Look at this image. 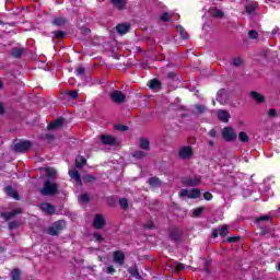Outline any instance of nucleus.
I'll return each mask as SVG.
<instances>
[{
    "label": "nucleus",
    "mask_w": 280,
    "mask_h": 280,
    "mask_svg": "<svg viewBox=\"0 0 280 280\" xmlns=\"http://www.w3.org/2000/svg\"><path fill=\"white\" fill-rule=\"evenodd\" d=\"M67 23V20L65 18H56L52 21V25H56L57 27H62Z\"/></svg>",
    "instance_id": "nucleus-26"
},
{
    "label": "nucleus",
    "mask_w": 280,
    "mask_h": 280,
    "mask_svg": "<svg viewBox=\"0 0 280 280\" xmlns=\"http://www.w3.org/2000/svg\"><path fill=\"white\" fill-rule=\"evenodd\" d=\"M119 205H120L121 209H124L125 211L128 210V207H129L128 199H126V198L119 199Z\"/></svg>",
    "instance_id": "nucleus-36"
},
{
    "label": "nucleus",
    "mask_w": 280,
    "mask_h": 280,
    "mask_svg": "<svg viewBox=\"0 0 280 280\" xmlns=\"http://www.w3.org/2000/svg\"><path fill=\"white\" fill-rule=\"evenodd\" d=\"M112 3L117 10L126 9V0H112Z\"/></svg>",
    "instance_id": "nucleus-21"
},
{
    "label": "nucleus",
    "mask_w": 280,
    "mask_h": 280,
    "mask_svg": "<svg viewBox=\"0 0 280 280\" xmlns=\"http://www.w3.org/2000/svg\"><path fill=\"white\" fill-rule=\"evenodd\" d=\"M116 32H118V34H128L130 32V25L128 24H118L116 26Z\"/></svg>",
    "instance_id": "nucleus-18"
},
{
    "label": "nucleus",
    "mask_w": 280,
    "mask_h": 280,
    "mask_svg": "<svg viewBox=\"0 0 280 280\" xmlns=\"http://www.w3.org/2000/svg\"><path fill=\"white\" fill-rule=\"evenodd\" d=\"M264 220L268 221V220H270V217H268V215L259 217L257 219V222H264Z\"/></svg>",
    "instance_id": "nucleus-55"
},
{
    "label": "nucleus",
    "mask_w": 280,
    "mask_h": 280,
    "mask_svg": "<svg viewBox=\"0 0 280 280\" xmlns=\"http://www.w3.org/2000/svg\"><path fill=\"white\" fill-rule=\"evenodd\" d=\"M229 242H235V238H229Z\"/></svg>",
    "instance_id": "nucleus-61"
},
{
    "label": "nucleus",
    "mask_w": 280,
    "mask_h": 280,
    "mask_svg": "<svg viewBox=\"0 0 280 280\" xmlns=\"http://www.w3.org/2000/svg\"><path fill=\"white\" fill-rule=\"evenodd\" d=\"M23 48H13L12 56H14V58H21V56H23Z\"/></svg>",
    "instance_id": "nucleus-31"
},
{
    "label": "nucleus",
    "mask_w": 280,
    "mask_h": 280,
    "mask_svg": "<svg viewBox=\"0 0 280 280\" xmlns=\"http://www.w3.org/2000/svg\"><path fill=\"white\" fill-rule=\"evenodd\" d=\"M209 14L210 16H215L217 19H222V16H224V13L217 8L210 9Z\"/></svg>",
    "instance_id": "nucleus-23"
},
{
    "label": "nucleus",
    "mask_w": 280,
    "mask_h": 280,
    "mask_svg": "<svg viewBox=\"0 0 280 280\" xmlns=\"http://www.w3.org/2000/svg\"><path fill=\"white\" fill-rule=\"evenodd\" d=\"M52 225L55 226V229H58L59 232L62 231V229H65V226H67L65 221H57Z\"/></svg>",
    "instance_id": "nucleus-34"
},
{
    "label": "nucleus",
    "mask_w": 280,
    "mask_h": 280,
    "mask_svg": "<svg viewBox=\"0 0 280 280\" xmlns=\"http://www.w3.org/2000/svg\"><path fill=\"white\" fill-rule=\"evenodd\" d=\"M18 226H20L19 222L16 221H12L9 223V229H18Z\"/></svg>",
    "instance_id": "nucleus-46"
},
{
    "label": "nucleus",
    "mask_w": 280,
    "mask_h": 280,
    "mask_svg": "<svg viewBox=\"0 0 280 280\" xmlns=\"http://www.w3.org/2000/svg\"><path fill=\"white\" fill-rule=\"evenodd\" d=\"M150 89H159L161 86V82L156 79H152L149 84Z\"/></svg>",
    "instance_id": "nucleus-35"
},
{
    "label": "nucleus",
    "mask_w": 280,
    "mask_h": 280,
    "mask_svg": "<svg viewBox=\"0 0 280 280\" xmlns=\"http://www.w3.org/2000/svg\"><path fill=\"white\" fill-rule=\"evenodd\" d=\"M20 213H23V211L21 210V208H18L11 212H2L1 218H3L8 222V220H12V218H16V215H19Z\"/></svg>",
    "instance_id": "nucleus-10"
},
{
    "label": "nucleus",
    "mask_w": 280,
    "mask_h": 280,
    "mask_svg": "<svg viewBox=\"0 0 280 280\" xmlns=\"http://www.w3.org/2000/svg\"><path fill=\"white\" fill-rule=\"evenodd\" d=\"M46 139H54V136L46 135Z\"/></svg>",
    "instance_id": "nucleus-59"
},
{
    "label": "nucleus",
    "mask_w": 280,
    "mask_h": 280,
    "mask_svg": "<svg viewBox=\"0 0 280 280\" xmlns=\"http://www.w3.org/2000/svg\"><path fill=\"white\" fill-rule=\"evenodd\" d=\"M154 228V225H148V229H153Z\"/></svg>",
    "instance_id": "nucleus-62"
},
{
    "label": "nucleus",
    "mask_w": 280,
    "mask_h": 280,
    "mask_svg": "<svg viewBox=\"0 0 280 280\" xmlns=\"http://www.w3.org/2000/svg\"><path fill=\"white\" fill-rule=\"evenodd\" d=\"M222 137L225 141H235L237 139V133L231 127H225L222 130Z\"/></svg>",
    "instance_id": "nucleus-3"
},
{
    "label": "nucleus",
    "mask_w": 280,
    "mask_h": 280,
    "mask_svg": "<svg viewBox=\"0 0 280 280\" xmlns=\"http://www.w3.org/2000/svg\"><path fill=\"white\" fill-rule=\"evenodd\" d=\"M170 19H172V15H170V13H164L161 16V21H170Z\"/></svg>",
    "instance_id": "nucleus-48"
},
{
    "label": "nucleus",
    "mask_w": 280,
    "mask_h": 280,
    "mask_svg": "<svg viewBox=\"0 0 280 280\" xmlns=\"http://www.w3.org/2000/svg\"><path fill=\"white\" fill-rule=\"evenodd\" d=\"M129 272L130 275H132V277H135L136 279H139V271H137V269H130Z\"/></svg>",
    "instance_id": "nucleus-49"
},
{
    "label": "nucleus",
    "mask_w": 280,
    "mask_h": 280,
    "mask_svg": "<svg viewBox=\"0 0 280 280\" xmlns=\"http://www.w3.org/2000/svg\"><path fill=\"white\" fill-rule=\"evenodd\" d=\"M250 97L254 100V102H257V104H264V102H266V96L255 91L250 92Z\"/></svg>",
    "instance_id": "nucleus-14"
},
{
    "label": "nucleus",
    "mask_w": 280,
    "mask_h": 280,
    "mask_svg": "<svg viewBox=\"0 0 280 280\" xmlns=\"http://www.w3.org/2000/svg\"><path fill=\"white\" fill-rule=\"evenodd\" d=\"M197 113H205L206 107L203 105H195Z\"/></svg>",
    "instance_id": "nucleus-44"
},
{
    "label": "nucleus",
    "mask_w": 280,
    "mask_h": 280,
    "mask_svg": "<svg viewBox=\"0 0 280 280\" xmlns=\"http://www.w3.org/2000/svg\"><path fill=\"white\" fill-rule=\"evenodd\" d=\"M148 183L151 187H161V179L158 177H151Z\"/></svg>",
    "instance_id": "nucleus-27"
},
{
    "label": "nucleus",
    "mask_w": 280,
    "mask_h": 280,
    "mask_svg": "<svg viewBox=\"0 0 280 280\" xmlns=\"http://www.w3.org/2000/svg\"><path fill=\"white\" fill-rule=\"evenodd\" d=\"M203 198L205 200H211L213 198V195H211V192H205Z\"/></svg>",
    "instance_id": "nucleus-52"
},
{
    "label": "nucleus",
    "mask_w": 280,
    "mask_h": 280,
    "mask_svg": "<svg viewBox=\"0 0 280 280\" xmlns=\"http://www.w3.org/2000/svg\"><path fill=\"white\" fill-rule=\"evenodd\" d=\"M139 148L144 150V152H150V140L148 138H140Z\"/></svg>",
    "instance_id": "nucleus-16"
},
{
    "label": "nucleus",
    "mask_w": 280,
    "mask_h": 280,
    "mask_svg": "<svg viewBox=\"0 0 280 280\" xmlns=\"http://www.w3.org/2000/svg\"><path fill=\"white\" fill-rule=\"evenodd\" d=\"M45 174L48 178H56L58 173L56 172L55 168L48 167V168H45Z\"/></svg>",
    "instance_id": "nucleus-25"
},
{
    "label": "nucleus",
    "mask_w": 280,
    "mask_h": 280,
    "mask_svg": "<svg viewBox=\"0 0 280 280\" xmlns=\"http://www.w3.org/2000/svg\"><path fill=\"white\" fill-rule=\"evenodd\" d=\"M224 237V235H229V226L223 225L219 229L213 230L212 236L218 237V236Z\"/></svg>",
    "instance_id": "nucleus-11"
},
{
    "label": "nucleus",
    "mask_w": 280,
    "mask_h": 280,
    "mask_svg": "<svg viewBox=\"0 0 280 280\" xmlns=\"http://www.w3.org/2000/svg\"><path fill=\"white\" fill-rule=\"evenodd\" d=\"M279 28H275V30H272V32H271V34H277V31H278Z\"/></svg>",
    "instance_id": "nucleus-60"
},
{
    "label": "nucleus",
    "mask_w": 280,
    "mask_h": 280,
    "mask_svg": "<svg viewBox=\"0 0 280 280\" xmlns=\"http://www.w3.org/2000/svg\"><path fill=\"white\" fill-rule=\"evenodd\" d=\"M85 163H86V159H84L83 156H78L77 159H75V166L77 167H83L84 165H85Z\"/></svg>",
    "instance_id": "nucleus-29"
},
{
    "label": "nucleus",
    "mask_w": 280,
    "mask_h": 280,
    "mask_svg": "<svg viewBox=\"0 0 280 280\" xmlns=\"http://www.w3.org/2000/svg\"><path fill=\"white\" fill-rule=\"evenodd\" d=\"M81 202H89V195L88 194H82L80 196Z\"/></svg>",
    "instance_id": "nucleus-45"
},
{
    "label": "nucleus",
    "mask_w": 280,
    "mask_h": 280,
    "mask_svg": "<svg viewBox=\"0 0 280 280\" xmlns=\"http://www.w3.org/2000/svg\"><path fill=\"white\" fill-rule=\"evenodd\" d=\"M55 38H65V32L62 31H55L52 32Z\"/></svg>",
    "instance_id": "nucleus-39"
},
{
    "label": "nucleus",
    "mask_w": 280,
    "mask_h": 280,
    "mask_svg": "<svg viewBox=\"0 0 280 280\" xmlns=\"http://www.w3.org/2000/svg\"><path fill=\"white\" fill-rule=\"evenodd\" d=\"M77 75H84V68L79 67V68L77 69Z\"/></svg>",
    "instance_id": "nucleus-54"
},
{
    "label": "nucleus",
    "mask_w": 280,
    "mask_h": 280,
    "mask_svg": "<svg viewBox=\"0 0 280 280\" xmlns=\"http://www.w3.org/2000/svg\"><path fill=\"white\" fill-rule=\"evenodd\" d=\"M232 65H233L234 67H240V66H242V59H241V58H235V59H233Z\"/></svg>",
    "instance_id": "nucleus-41"
},
{
    "label": "nucleus",
    "mask_w": 280,
    "mask_h": 280,
    "mask_svg": "<svg viewBox=\"0 0 280 280\" xmlns=\"http://www.w3.org/2000/svg\"><path fill=\"white\" fill-rule=\"evenodd\" d=\"M183 183L186 187H196L200 185V177H187L183 179Z\"/></svg>",
    "instance_id": "nucleus-9"
},
{
    "label": "nucleus",
    "mask_w": 280,
    "mask_h": 280,
    "mask_svg": "<svg viewBox=\"0 0 280 280\" xmlns=\"http://www.w3.org/2000/svg\"><path fill=\"white\" fill-rule=\"evenodd\" d=\"M202 211H205V207L196 208L192 211V218H200V215H202Z\"/></svg>",
    "instance_id": "nucleus-30"
},
{
    "label": "nucleus",
    "mask_w": 280,
    "mask_h": 280,
    "mask_svg": "<svg viewBox=\"0 0 280 280\" xmlns=\"http://www.w3.org/2000/svg\"><path fill=\"white\" fill-rule=\"evenodd\" d=\"M68 95L71 100H78V91L68 92Z\"/></svg>",
    "instance_id": "nucleus-42"
},
{
    "label": "nucleus",
    "mask_w": 280,
    "mask_h": 280,
    "mask_svg": "<svg viewBox=\"0 0 280 280\" xmlns=\"http://www.w3.org/2000/svg\"><path fill=\"white\" fill-rule=\"evenodd\" d=\"M12 280H21V271L19 269H14L11 272Z\"/></svg>",
    "instance_id": "nucleus-33"
},
{
    "label": "nucleus",
    "mask_w": 280,
    "mask_h": 280,
    "mask_svg": "<svg viewBox=\"0 0 280 280\" xmlns=\"http://www.w3.org/2000/svg\"><path fill=\"white\" fill-rule=\"evenodd\" d=\"M115 130H120V132H126V130H128V127L125 125H115Z\"/></svg>",
    "instance_id": "nucleus-40"
},
{
    "label": "nucleus",
    "mask_w": 280,
    "mask_h": 280,
    "mask_svg": "<svg viewBox=\"0 0 280 280\" xmlns=\"http://www.w3.org/2000/svg\"><path fill=\"white\" fill-rule=\"evenodd\" d=\"M110 98L115 104H122V102H126V94L121 91H114L110 93Z\"/></svg>",
    "instance_id": "nucleus-6"
},
{
    "label": "nucleus",
    "mask_w": 280,
    "mask_h": 280,
    "mask_svg": "<svg viewBox=\"0 0 280 280\" xmlns=\"http://www.w3.org/2000/svg\"><path fill=\"white\" fill-rule=\"evenodd\" d=\"M83 178H84V180H86L88 183H91V182L95 180V177H93V176H91V175H86V176H84Z\"/></svg>",
    "instance_id": "nucleus-53"
},
{
    "label": "nucleus",
    "mask_w": 280,
    "mask_h": 280,
    "mask_svg": "<svg viewBox=\"0 0 280 280\" xmlns=\"http://www.w3.org/2000/svg\"><path fill=\"white\" fill-rule=\"evenodd\" d=\"M40 209L44 213H47L48 215H51L54 213H56V208L51 205V203H42Z\"/></svg>",
    "instance_id": "nucleus-12"
},
{
    "label": "nucleus",
    "mask_w": 280,
    "mask_h": 280,
    "mask_svg": "<svg viewBox=\"0 0 280 280\" xmlns=\"http://www.w3.org/2000/svg\"><path fill=\"white\" fill-rule=\"evenodd\" d=\"M58 189H60V186L58 184L51 182V180H46L44 183V187L40 190L42 196H56L58 194Z\"/></svg>",
    "instance_id": "nucleus-1"
},
{
    "label": "nucleus",
    "mask_w": 280,
    "mask_h": 280,
    "mask_svg": "<svg viewBox=\"0 0 280 280\" xmlns=\"http://www.w3.org/2000/svg\"><path fill=\"white\" fill-rule=\"evenodd\" d=\"M183 270H185V265L182 262H176L175 264V272H177V275H178V273L183 272Z\"/></svg>",
    "instance_id": "nucleus-37"
},
{
    "label": "nucleus",
    "mask_w": 280,
    "mask_h": 280,
    "mask_svg": "<svg viewBox=\"0 0 280 280\" xmlns=\"http://www.w3.org/2000/svg\"><path fill=\"white\" fill-rule=\"evenodd\" d=\"M177 32H179L182 38H184L185 40L189 38V35L187 34V32H185V28H183V26H177Z\"/></svg>",
    "instance_id": "nucleus-32"
},
{
    "label": "nucleus",
    "mask_w": 280,
    "mask_h": 280,
    "mask_svg": "<svg viewBox=\"0 0 280 280\" xmlns=\"http://www.w3.org/2000/svg\"><path fill=\"white\" fill-rule=\"evenodd\" d=\"M278 270H280V262L278 264Z\"/></svg>",
    "instance_id": "nucleus-64"
},
{
    "label": "nucleus",
    "mask_w": 280,
    "mask_h": 280,
    "mask_svg": "<svg viewBox=\"0 0 280 280\" xmlns=\"http://www.w3.org/2000/svg\"><path fill=\"white\" fill-rule=\"evenodd\" d=\"M238 139L240 141H242V143H248V141H250V138L248 137V135L244 131H241L238 133Z\"/></svg>",
    "instance_id": "nucleus-28"
},
{
    "label": "nucleus",
    "mask_w": 280,
    "mask_h": 280,
    "mask_svg": "<svg viewBox=\"0 0 280 280\" xmlns=\"http://www.w3.org/2000/svg\"><path fill=\"white\" fill-rule=\"evenodd\" d=\"M217 116L220 121H223V124L229 122V119H231V113L224 109L217 110Z\"/></svg>",
    "instance_id": "nucleus-8"
},
{
    "label": "nucleus",
    "mask_w": 280,
    "mask_h": 280,
    "mask_svg": "<svg viewBox=\"0 0 280 280\" xmlns=\"http://www.w3.org/2000/svg\"><path fill=\"white\" fill-rule=\"evenodd\" d=\"M48 235H58L60 232L55 225L50 226L47 231Z\"/></svg>",
    "instance_id": "nucleus-38"
},
{
    "label": "nucleus",
    "mask_w": 280,
    "mask_h": 280,
    "mask_svg": "<svg viewBox=\"0 0 280 280\" xmlns=\"http://www.w3.org/2000/svg\"><path fill=\"white\" fill-rule=\"evenodd\" d=\"M268 115H269V117H277V110L269 109Z\"/></svg>",
    "instance_id": "nucleus-56"
},
{
    "label": "nucleus",
    "mask_w": 280,
    "mask_h": 280,
    "mask_svg": "<svg viewBox=\"0 0 280 280\" xmlns=\"http://www.w3.org/2000/svg\"><path fill=\"white\" fill-rule=\"evenodd\" d=\"M62 124H65V119L58 118L57 120L48 125V130H58V128H62Z\"/></svg>",
    "instance_id": "nucleus-15"
},
{
    "label": "nucleus",
    "mask_w": 280,
    "mask_h": 280,
    "mask_svg": "<svg viewBox=\"0 0 280 280\" xmlns=\"http://www.w3.org/2000/svg\"><path fill=\"white\" fill-rule=\"evenodd\" d=\"M69 176L70 178L75 180L78 185H82V179L80 178V172H78L77 170L69 171Z\"/></svg>",
    "instance_id": "nucleus-19"
},
{
    "label": "nucleus",
    "mask_w": 280,
    "mask_h": 280,
    "mask_svg": "<svg viewBox=\"0 0 280 280\" xmlns=\"http://www.w3.org/2000/svg\"><path fill=\"white\" fill-rule=\"evenodd\" d=\"M0 115H3V105L0 103Z\"/></svg>",
    "instance_id": "nucleus-58"
},
{
    "label": "nucleus",
    "mask_w": 280,
    "mask_h": 280,
    "mask_svg": "<svg viewBox=\"0 0 280 280\" xmlns=\"http://www.w3.org/2000/svg\"><path fill=\"white\" fill-rule=\"evenodd\" d=\"M222 95H224V90H220L217 94L218 102H222Z\"/></svg>",
    "instance_id": "nucleus-50"
},
{
    "label": "nucleus",
    "mask_w": 280,
    "mask_h": 280,
    "mask_svg": "<svg viewBox=\"0 0 280 280\" xmlns=\"http://www.w3.org/2000/svg\"><path fill=\"white\" fill-rule=\"evenodd\" d=\"M126 259V255H124V252H115L114 253V261L115 264H118V266H124V261Z\"/></svg>",
    "instance_id": "nucleus-13"
},
{
    "label": "nucleus",
    "mask_w": 280,
    "mask_h": 280,
    "mask_svg": "<svg viewBox=\"0 0 280 280\" xmlns=\"http://www.w3.org/2000/svg\"><path fill=\"white\" fill-rule=\"evenodd\" d=\"M248 36L249 38H257V36H259V33H257V31H249Z\"/></svg>",
    "instance_id": "nucleus-43"
},
{
    "label": "nucleus",
    "mask_w": 280,
    "mask_h": 280,
    "mask_svg": "<svg viewBox=\"0 0 280 280\" xmlns=\"http://www.w3.org/2000/svg\"><path fill=\"white\" fill-rule=\"evenodd\" d=\"M178 155L184 161H187L191 156H194V150L191 149V147H182V148H179Z\"/></svg>",
    "instance_id": "nucleus-4"
},
{
    "label": "nucleus",
    "mask_w": 280,
    "mask_h": 280,
    "mask_svg": "<svg viewBox=\"0 0 280 280\" xmlns=\"http://www.w3.org/2000/svg\"><path fill=\"white\" fill-rule=\"evenodd\" d=\"M209 136L210 137H218V133L215 132L214 129H211L210 132H209Z\"/></svg>",
    "instance_id": "nucleus-57"
},
{
    "label": "nucleus",
    "mask_w": 280,
    "mask_h": 280,
    "mask_svg": "<svg viewBox=\"0 0 280 280\" xmlns=\"http://www.w3.org/2000/svg\"><path fill=\"white\" fill-rule=\"evenodd\" d=\"M179 196L182 198H191V199H196L200 197V190L197 188H192V189H182L179 192Z\"/></svg>",
    "instance_id": "nucleus-2"
},
{
    "label": "nucleus",
    "mask_w": 280,
    "mask_h": 280,
    "mask_svg": "<svg viewBox=\"0 0 280 280\" xmlns=\"http://www.w3.org/2000/svg\"><path fill=\"white\" fill-rule=\"evenodd\" d=\"M106 272H107V275H114V272H115V267L108 266V267L106 268Z\"/></svg>",
    "instance_id": "nucleus-51"
},
{
    "label": "nucleus",
    "mask_w": 280,
    "mask_h": 280,
    "mask_svg": "<svg viewBox=\"0 0 280 280\" xmlns=\"http://www.w3.org/2000/svg\"><path fill=\"white\" fill-rule=\"evenodd\" d=\"M94 238L96 240V242H104V237H102V234L100 233H94Z\"/></svg>",
    "instance_id": "nucleus-47"
},
{
    "label": "nucleus",
    "mask_w": 280,
    "mask_h": 280,
    "mask_svg": "<svg viewBox=\"0 0 280 280\" xmlns=\"http://www.w3.org/2000/svg\"><path fill=\"white\" fill-rule=\"evenodd\" d=\"M32 148L30 140L20 141L15 144V152H27Z\"/></svg>",
    "instance_id": "nucleus-5"
},
{
    "label": "nucleus",
    "mask_w": 280,
    "mask_h": 280,
    "mask_svg": "<svg viewBox=\"0 0 280 280\" xmlns=\"http://www.w3.org/2000/svg\"><path fill=\"white\" fill-rule=\"evenodd\" d=\"M106 224V220H104V215L102 214H95L93 226L96 230L104 229V225Z\"/></svg>",
    "instance_id": "nucleus-7"
},
{
    "label": "nucleus",
    "mask_w": 280,
    "mask_h": 280,
    "mask_svg": "<svg viewBox=\"0 0 280 280\" xmlns=\"http://www.w3.org/2000/svg\"><path fill=\"white\" fill-rule=\"evenodd\" d=\"M4 191L7 196H9L10 198H14V200H19V192L14 190V188H12L11 186L5 187Z\"/></svg>",
    "instance_id": "nucleus-17"
},
{
    "label": "nucleus",
    "mask_w": 280,
    "mask_h": 280,
    "mask_svg": "<svg viewBox=\"0 0 280 280\" xmlns=\"http://www.w3.org/2000/svg\"><path fill=\"white\" fill-rule=\"evenodd\" d=\"M101 141L105 145H115V138H113L112 136H102Z\"/></svg>",
    "instance_id": "nucleus-20"
},
{
    "label": "nucleus",
    "mask_w": 280,
    "mask_h": 280,
    "mask_svg": "<svg viewBox=\"0 0 280 280\" xmlns=\"http://www.w3.org/2000/svg\"><path fill=\"white\" fill-rule=\"evenodd\" d=\"M3 86V83L0 81V89Z\"/></svg>",
    "instance_id": "nucleus-63"
},
{
    "label": "nucleus",
    "mask_w": 280,
    "mask_h": 280,
    "mask_svg": "<svg viewBox=\"0 0 280 280\" xmlns=\"http://www.w3.org/2000/svg\"><path fill=\"white\" fill-rule=\"evenodd\" d=\"M132 156L135 159H145V156H148V151H141V150H137L132 153Z\"/></svg>",
    "instance_id": "nucleus-24"
},
{
    "label": "nucleus",
    "mask_w": 280,
    "mask_h": 280,
    "mask_svg": "<svg viewBox=\"0 0 280 280\" xmlns=\"http://www.w3.org/2000/svg\"><path fill=\"white\" fill-rule=\"evenodd\" d=\"M246 13L247 14H254L255 10H257V2H249L245 7Z\"/></svg>",
    "instance_id": "nucleus-22"
}]
</instances>
